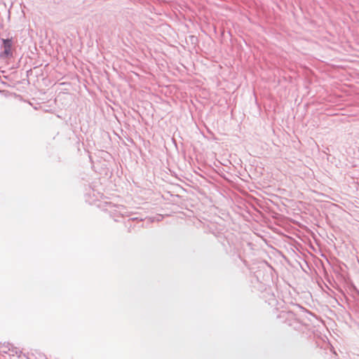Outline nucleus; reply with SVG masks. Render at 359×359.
Returning <instances> with one entry per match:
<instances>
[{"label": "nucleus", "mask_w": 359, "mask_h": 359, "mask_svg": "<svg viewBox=\"0 0 359 359\" xmlns=\"http://www.w3.org/2000/svg\"><path fill=\"white\" fill-rule=\"evenodd\" d=\"M3 52L1 56L9 57L13 56V42L11 39H2Z\"/></svg>", "instance_id": "obj_1"}]
</instances>
